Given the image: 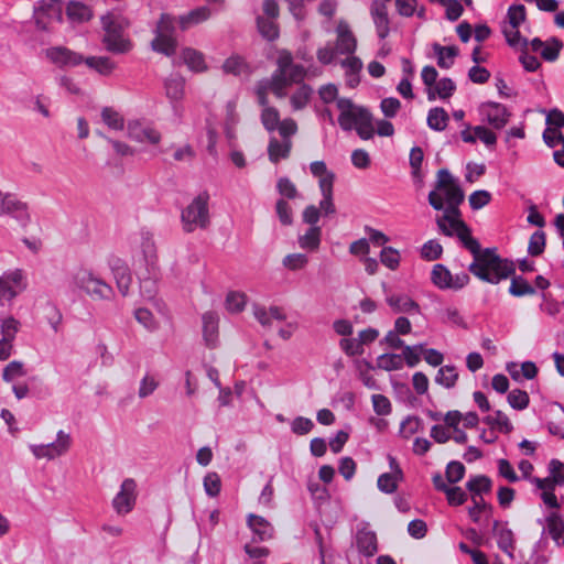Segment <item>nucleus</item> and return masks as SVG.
I'll list each match as a JSON object with an SVG mask.
<instances>
[{
    "instance_id": "62",
    "label": "nucleus",
    "mask_w": 564,
    "mask_h": 564,
    "mask_svg": "<svg viewBox=\"0 0 564 564\" xmlns=\"http://www.w3.org/2000/svg\"><path fill=\"white\" fill-rule=\"evenodd\" d=\"M339 346L348 356H358L364 354V346L359 341L358 337L343 338Z\"/></svg>"
},
{
    "instance_id": "3",
    "label": "nucleus",
    "mask_w": 564,
    "mask_h": 564,
    "mask_svg": "<svg viewBox=\"0 0 564 564\" xmlns=\"http://www.w3.org/2000/svg\"><path fill=\"white\" fill-rule=\"evenodd\" d=\"M130 22L120 13L108 12L101 17L102 43L107 51L115 54H124L132 50L129 37Z\"/></svg>"
},
{
    "instance_id": "18",
    "label": "nucleus",
    "mask_w": 564,
    "mask_h": 564,
    "mask_svg": "<svg viewBox=\"0 0 564 564\" xmlns=\"http://www.w3.org/2000/svg\"><path fill=\"white\" fill-rule=\"evenodd\" d=\"M127 135L135 142L152 147L159 145L162 140L161 132L154 126L140 120L128 122Z\"/></svg>"
},
{
    "instance_id": "37",
    "label": "nucleus",
    "mask_w": 564,
    "mask_h": 564,
    "mask_svg": "<svg viewBox=\"0 0 564 564\" xmlns=\"http://www.w3.org/2000/svg\"><path fill=\"white\" fill-rule=\"evenodd\" d=\"M182 59L193 72L200 73L207 69L204 54L194 48H184L182 52Z\"/></svg>"
},
{
    "instance_id": "21",
    "label": "nucleus",
    "mask_w": 564,
    "mask_h": 564,
    "mask_svg": "<svg viewBox=\"0 0 564 564\" xmlns=\"http://www.w3.org/2000/svg\"><path fill=\"white\" fill-rule=\"evenodd\" d=\"M4 216L26 220L29 219L28 205L19 199L17 195L0 191V217Z\"/></svg>"
},
{
    "instance_id": "16",
    "label": "nucleus",
    "mask_w": 564,
    "mask_h": 564,
    "mask_svg": "<svg viewBox=\"0 0 564 564\" xmlns=\"http://www.w3.org/2000/svg\"><path fill=\"white\" fill-rule=\"evenodd\" d=\"M138 497V485L133 478L122 480L119 491L112 499V508L120 517L130 513L135 506Z\"/></svg>"
},
{
    "instance_id": "60",
    "label": "nucleus",
    "mask_w": 564,
    "mask_h": 564,
    "mask_svg": "<svg viewBox=\"0 0 564 564\" xmlns=\"http://www.w3.org/2000/svg\"><path fill=\"white\" fill-rule=\"evenodd\" d=\"M423 351L424 345L404 346L402 352L403 362L405 361L409 367L416 366L421 360Z\"/></svg>"
},
{
    "instance_id": "38",
    "label": "nucleus",
    "mask_w": 564,
    "mask_h": 564,
    "mask_svg": "<svg viewBox=\"0 0 564 564\" xmlns=\"http://www.w3.org/2000/svg\"><path fill=\"white\" fill-rule=\"evenodd\" d=\"M371 12L379 36L386 37L389 33V19L387 6L384 3H375Z\"/></svg>"
},
{
    "instance_id": "59",
    "label": "nucleus",
    "mask_w": 564,
    "mask_h": 564,
    "mask_svg": "<svg viewBox=\"0 0 564 564\" xmlns=\"http://www.w3.org/2000/svg\"><path fill=\"white\" fill-rule=\"evenodd\" d=\"M25 375L26 370L21 361H11L3 369L2 378L7 382H12Z\"/></svg>"
},
{
    "instance_id": "9",
    "label": "nucleus",
    "mask_w": 564,
    "mask_h": 564,
    "mask_svg": "<svg viewBox=\"0 0 564 564\" xmlns=\"http://www.w3.org/2000/svg\"><path fill=\"white\" fill-rule=\"evenodd\" d=\"M209 196L202 193L183 208L181 213L182 228L185 232H193L197 229H206L209 225Z\"/></svg>"
},
{
    "instance_id": "52",
    "label": "nucleus",
    "mask_w": 564,
    "mask_h": 564,
    "mask_svg": "<svg viewBox=\"0 0 564 564\" xmlns=\"http://www.w3.org/2000/svg\"><path fill=\"white\" fill-rule=\"evenodd\" d=\"M308 258L304 253H289L282 259V265L290 271H300L307 267Z\"/></svg>"
},
{
    "instance_id": "43",
    "label": "nucleus",
    "mask_w": 564,
    "mask_h": 564,
    "mask_svg": "<svg viewBox=\"0 0 564 564\" xmlns=\"http://www.w3.org/2000/svg\"><path fill=\"white\" fill-rule=\"evenodd\" d=\"M261 106L263 107L261 112V122L263 127L270 132L276 129L279 130V124L282 122V120H280V113L278 109L269 106L268 99L267 104Z\"/></svg>"
},
{
    "instance_id": "55",
    "label": "nucleus",
    "mask_w": 564,
    "mask_h": 564,
    "mask_svg": "<svg viewBox=\"0 0 564 564\" xmlns=\"http://www.w3.org/2000/svg\"><path fill=\"white\" fill-rule=\"evenodd\" d=\"M547 531L552 539L556 542L563 536L564 533V520L556 512H551L546 518Z\"/></svg>"
},
{
    "instance_id": "14",
    "label": "nucleus",
    "mask_w": 564,
    "mask_h": 564,
    "mask_svg": "<svg viewBox=\"0 0 564 564\" xmlns=\"http://www.w3.org/2000/svg\"><path fill=\"white\" fill-rule=\"evenodd\" d=\"M174 31L175 20L169 14H162L155 28V36L151 42L152 50L166 56L173 55L177 46Z\"/></svg>"
},
{
    "instance_id": "26",
    "label": "nucleus",
    "mask_w": 564,
    "mask_h": 564,
    "mask_svg": "<svg viewBox=\"0 0 564 564\" xmlns=\"http://www.w3.org/2000/svg\"><path fill=\"white\" fill-rule=\"evenodd\" d=\"M392 471L382 474L377 481L378 488L386 494H392L398 488V482L402 478V471L397 465L394 458H390Z\"/></svg>"
},
{
    "instance_id": "63",
    "label": "nucleus",
    "mask_w": 564,
    "mask_h": 564,
    "mask_svg": "<svg viewBox=\"0 0 564 564\" xmlns=\"http://www.w3.org/2000/svg\"><path fill=\"white\" fill-rule=\"evenodd\" d=\"M468 489L473 492V496L481 497L482 492H487L490 490L491 482L490 480L485 476H478L474 479H470L467 482Z\"/></svg>"
},
{
    "instance_id": "31",
    "label": "nucleus",
    "mask_w": 564,
    "mask_h": 564,
    "mask_svg": "<svg viewBox=\"0 0 564 564\" xmlns=\"http://www.w3.org/2000/svg\"><path fill=\"white\" fill-rule=\"evenodd\" d=\"M356 544L360 553L372 556L378 551L377 536L369 530H360L356 535Z\"/></svg>"
},
{
    "instance_id": "35",
    "label": "nucleus",
    "mask_w": 564,
    "mask_h": 564,
    "mask_svg": "<svg viewBox=\"0 0 564 564\" xmlns=\"http://www.w3.org/2000/svg\"><path fill=\"white\" fill-rule=\"evenodd\" d=\"M83 63L104 76L110 75L116 69V63L107 56L84 57Z\"/></svg>"
},
{
    "instance_id": "58",
    "label": "nucleus",
    "mask_w": 564,
    "mask_h": 564,
    "mask_svg": "<svg viewBox=\"0 0 564 564\" xmlns=\"http://www.w3.org/2000/svg\"><path fill=\"white\" fill-rule=\"evenodd\" d=\"M562 46L563 44L560 40L552 37L543 42L542 51L540 54L545 61L553 62L557 58Z\"/></svg>"
},
{
    "instance_id": "20",
    "label": "nucleus",
    "mask_w": 564,
    "mask_h": 564,
    "mask_svg": "<svg viewBox=\"0 0 564 564\" xmlns=\"http://www.w3.org/2000/svg\"><path fill=\"white\" fill-rule=\"evenodd\" d=\"M108 267L113 275L119 292L123 296L128 295L133 280L127 262L120 257L111 256L108 259Z\"/></svg>"
},
{
    "instance_id": "49",
    "label": "nucleus",
    "mask_w": 564,
    "mask_h": 564,
    "mask_svg": "<svg viewBox=\"0 0 564 564\" xmlns=\"http://www.w3.org/2000/svg\"><path fill=\"white\" fill-rule=\"evenodd\" d=\"M377 368L393 371L403 367V357L399 354H383L377 358Z\"/></svg>"
},
{
    "instance_id": "41",
    "label": "nucleus",
    "mask_w": 564,
    "mask_h": 564,
    "mask_svg": "<svg viewBox=\"0 0 564 564\" xmlns=\"http://www.w3.org/2000/svg\"><path fill=\"white\" fill-rule=\"evenodd\" d=\"M433 50L437 56V64L442 68H449L454 64V59L458 54V48L456 46H441L440 44H435Z\"/></svg>"
},
{
    "instance_id": "36",
    "label": "nucleus",
    "mask_w": 564,
    "mask_h": 564,
    "mask_svg": "<svg viewBox=\"0 0 564 564\" xmlns=\"http://www.w3.org/2000/svg\"><path fill=\"white\" fill-rule=\"evenodd\" d=\"M507 370L516 381H520L522 378L533 379L538 373L535 364L531 361H525L521 365L516 362L508 364Z\"/></svg>"
},
{
    "instance_id": "4",
    "label": "nucleus",
    "mask_w": 564,
    "mask_h": 564,
    "mask_svg": "<svg viewBox=\"0 0 564 564\" xmlns=\"http://www.w3.org/2000/svg\"><path fill=\"white\" fill-rule=\"evenodd\" d=\"M469 251L474 256L469 271L480 280L498 283L513 271L512 265L507 260L500 259L494 251L488 249L481 251L478 242L476 249Z\"/></svg>"
},
{
    "instance_id": "8",
    "label": "nucleus",
    "mask_w": 564,
    "mask_h": 564,
    "mask_svg": "<svg viewBox=\"0 0 564 564\" xmlns=\"http://www.w3.org/2000/svg\"><path fill=\"white\" fill-rule=\"evenodd\" d=\"M463 199L464 194L449 172L438 171L436 188L429 194L430 204L440 210L444 207V202L447 203V208H456Z\"/></svg>"
},
{
    "instance_id": "2",
    "label": "nucleus",
    "mask_w": 564,
    "mask_h": 564,
    "mask_svg": "<svg viewBox=\"0 0 564 564\" xmlns=\"http://www.w3.org/2000/svg\"><path fill=\"white\" fill-rule=\"evenodd\" d=\"M278 68L271 79L258 84L256 94L260 105L267 104V96L272 93L276 98H285L293 86L303 82L306 70L303 66L294 64L290 52H279L276 59Z\"/></svg>"
},
{
    "instance_id": "28",
    "label": "nucleus",
    "mask_w": 564,
    "mask_h": 564,
    "mask_svg": "<svg viewBox=\"0 0 564 564\" xmlns=\"http://www.w3.org/2000/svg\"><path fill=\"white\" fill-rule=\"evenodd\" d=\"M494 534L500 550L512 556L514 550V539L512 531L503 523L496 521L494 523Z\"/></svg>"
},
{
    "instance_id": "48",
    "label": "nucleus",
    "mask_w": 564,
    "mask_h": 564,
    "mask_svg": "<svg viewBox=\"0 0 564 564\" xmlns=\"http://www.w3.org/2000/svg\"><path fill=\"white\" fill-rule=\"evenodd\" d=\"M447 112L440 107L432 108L427 115V124L431 129L442 131L448 123Z\"/></svg>"
},
{
    "instance_id": "57",
    "label": "nucleus",
    "mask_w": 564,
    "mask_h": 564,
    "mask_svg": "<svg viewBox=\"0 0 564 564\" xmlns=\"http://www.w3.org/2000/svg\"><path fill=\"white\" fill-rule=\"evenodd\" d=\"M457 379L458 373L456 369L452 366H444L438 370L435 381L446 388H452L455 386Z\"/></svg>"
},
{
    "instance_id": "25",
    "label": "nucleus",
    "mask_w": 564,
    "mask_h": 564,
    "mask_svg": "<svg viewBox=\"0 0 564 564\" xmlns=\"http://www.w3.org/2000/svg\"><path fill=\"white\" fill-rule=\"evenodd\" d=\"M532 481L541 490V499L543 500L545 506L554 509L560 508L557 498L554 495V489L558 485L553 480L551 476H547L545 478H533Z\"/></svg>"
},
{
    "instance_id": "17",
    "label": "nucleus",
    "mask_w": 564,
    "mask_h": 564,
    "mask_svg": "<svg viewBox=\"0 0 564 564\" xmlns=\"http://www.w3.org/2000/svg\"><path fill=\"white\" fill-rule=\"evenodd\" d=\"M61 17L62 7L56 0H41L34 8V22L40 30H50Z\"/></svg>"
},
{
    "instance_id": "51",
    "label": "nucleus",
    "mask_w": 564,
    "mask_h": 564,
    "mask_svg": "<svg viewBox=\"0 0 564 564\" xmlns=\"http://www.w3.org/2000/svg\"><path fill=\"white\" fill-rule=\"evenodd\" d=\"M67 17L73 22H85L93 17L91 10L79 2H70L67 6Z\"/></svg>"
},
{
    "instance_id": "47",
    "label": "nucleus",
    "mask_w": 564,
    "mask_h": 564,
    "mask_svg": "<svg viewBox=\"0 0 564 564\" xmlns=\"http://www.w3.org/2000/svg\"><path fill=\"white\" fill-rule=\"evenodd\" d=\"M134 317H135L137 322L149 332H155L160 327L159 319L148 308H144V307L137 308L134 311Z\"/></svg>"
},
{
    "instance_id": "5",
    "label": "nucleus",
    "mask_w": 564,
    "mask_h": 564,
    "mask_svg": "<svg viewBox=\"0 0 564 564\" xmlns=\"http://www.w3.org/2000/svg\"><path fill=\"white\" fill-rule=\"evenodd\" d=\"M338 123L344 130H357L361 139L368 140L373 135L370 113L362 107L354 105L348 99H338Z\"/></svg>"
},
{
    "instance_id": "42",
    "label": "nucleus",
    "mask_w": 564,
    "mask_h": 564,
    "mask_svg": "<svg viewBox=\"0 0 564 564\" xmlns=\"http://www.w3.org/2000/svg\"><path fill=\"white\" fill-rule=\"evenodd\" d=\"M21 327V323L12 315H4L0 317V335L1 338H6L9 340L15 339L17 334L19 333Z\"/></svg>"
},
{
    "instance_id": "6",
    "label": "nucleus",
    "mask_w": 564,
    "mask_h": 564,
    "mask_svg": "<svg viewBox=\"0 0 564 564\" xmlns=\"http://www.w3.org/2000/svg\"><path fill=\"white\" fill-rule=\"evenodd\" d=\"M357 40L345 21H339L336 26V43H326L316 51L317 61L323 65L332 64L337 54H354Z\"/></svg>"
},
{
    "instance_id": "61",
    "label": "nucleus",
    "mask_w": 564,
    "mask_h": 564,
    "mask_svg": "<svg viewBox=\"0 0 564 564\" xmlns=\"http://www.w3.org/2000/svg\"><path fill=\"white\" fill-rule=\"evenodd\" d=\"M204 489L209 497H216L220 492L221 480L217 473L210 471L204 477Z\"/></svg>"
},
{
    "instance_id": "15",
    "label": "nucleus",
    "mask_w": 564,
    "mask_h": 564,
    "mask_svg": "<svg viewBox=\"0 0 564 564\" xmlns=\"http://www.w3.org/2000/svg\"><path fill=\"white\" fill-rule=\"evenodd\" d=\"M28 288L24 272L14 269L0 274V306L11 303Z\"/></svg>"
},
{
    "instance_id": "45",
    "label": "nucleus",
    "mask_w": 564,
    "mask_h": 564,
    "mask_svg": "<svg viewBox=\"0 0 564 564\" xmlns=\"http://www.w3.org/2000/svg\"><path fill=\"white\" fill-rule=\"evenodd\" d=\"M455 90V84L449 78L440 79L435 86L427 89V97L430 100H434L436 97L445 99L452 96Z\"/></svg>"
},
{
    "instance_id": "40",
    "label": "nucleus",
    "mask_w": 564,
    "mask_h": 564,
    "mask_svg": "<svg viewBox=\"0 0 564 564\" xmlns=\"http://www.w3.org/2000/svg\"><path fill=\"white\" fill-rule=\"evenodd\" d=\"M341 61V66L346 70L347 83L350 87H355L358 84V73L362 67L361 61L352 54Z\"/></svg>"
},
{
    "instance_id": "11",
    "label": "nucleus",
    "mask_w": 564,
    "mask_h": 564,
    "mask_svg": "<svg viewBox=\"0 0 564 564\" xmlns=\"http://www.w3.org/2000/svg\"><path fill=\"white\" fill-rule=\"evenodd\" d=\"M72 446V435L64 430H58L53 442L47 444H30L29 449L35 459L55 460L65 456Z\"/></svg>"
},
{
    "instance_id": "13",
    "label": "nucleus",
    "mask_w": 564,
    "mask_h": 564,
    "mask_svg": "<svg viewBox=\"0 0 564 564\" xmlns=\"http://www.w3.org/2000/svg\"><path fill=\"white\" fill-rule=\"evenodd\" d=\"M440 230L447 235H456L468 250H475L477 240L470 236L467 226L458 217L457 208H446L444 215L437 219Z\"/></svg>"
},
{
    "instance_id": "12",
    "label": "nucleus",
    "mask_w": 564,
    "mask_h": 564,
    "mask_svg": "<svg viewBox=\"0 0 564 564\" xmlns=\"http://www.w3.org/2000/svg\"><path fill=\"white\" fill-rule=\"evenodd\" d=\"M296 132L297 124L295 120L291 118L282 120L279 124V133L282 137V140H278L275 137H272L268 145V155L272 163H278L280 160L289 158L292 148V141L290 138Z\"/></svg>"
},
{
    "instance_id": "27",
    "label": "nucleus",
    "mask_w": 564,
    "mask_h": 564,
    "mask_svg": "<svg viewBox=\"0 0 564 564\" xmlns=\"http://www.w3.org/2000/svg\"><path fill=\"white\" fill-rule=\"evenodd\" d=\"M486 120L496 129H501L508 121V113L503 106L498 104H487L481 109Z\"/></svg>"
},
{
    "instance_id": "44",
    "label": "nucleus",
    "mask_w": 564,
    "mask_h": 564,
    "mask_svg": "<svg viewBox=\"0 0 564 564\" xmlns=\"http://www.w3.org/2000/svg\"><path fill=\"white\" fill-rule=\"evenodd\" d=\"M311 95V88L303 84V82L300 83L290 97L293 110L296 111L303 109L308 104Z\"/></svg>"
},
{
    "instance_id": "64",
    "label": "nucleus",
    "mask_w": 564,
    "mask_h": 564,
    "mask_svg": "<svg viewBox=\"0 0 564 564\" xmlns=\"http://www.w3.org/2000/svg\"><path fill=\"white\" fill-rule=\"evenodd\" d=\"M443 252L442 246L435 240H429L421 249V257L427 261L436 260Z\"/></svg>"
},
{
    "instance_id": "22",
    "label": "nucleus",
    "mask_w": 564,
    "mask_h": 564,
    "mask_svg": "<svg viewBox=\"0 0 564 564\" xmlns=\"http://www.w3.org/2000/svg\"><path fill=\"white\" fill-rule=\"evenodd\" d=\"M46 58L59 67H75L83 63L84 56L66 47L55 46L45 51Z\"/></svg>"
},
{
    "instance_id": "53",
    "label": "nucleus",
    "mask_w": 564,
    "mask_h": 564,
    "mask_svg": "<svg viewBox=\"0 0 564 564\" xmlns=\"http://www.w3.org/2000/svg\"><path fill=\"white\" fill-rule=\"evenodd\" d=\"M102 122L110 129L120 131L124 128L123 117L112 108H104L101 111Z\"/></svg>"
},
{
    "instance_id": "23",
    "label": "nucleus",
    "mask_w": 564,
    "mask_h": 564,
    "mask_svg": "<svg viewBox=\"0 0 564 564\" xmlns=\"http://www.w3.org/2000/svg\"><path fill=\"white\" fill-rule=\"evenodd\" d=\"M203 337L208 347H215L218 341L219 315L208 311L202 316Z\"/></svg>"
},
{
    "instance_id": "39",
    "label": "nucleus",
    "mask_w": 564,
    "mask_h": 564,
    "mask_svg": "<svg viewBox=\"0 0 564 564\" xmlns=\"http://www.w3.org/2000/svg\"><path fill=\"white\" fill-rule=\"evenodd\" d=\"M322 230L318 226H311L305 234L299 237V246L307 251H316L321 245Z\"/></svg>"
},
{
    "instance_id": "54",
    "label": "nucleus",
    "mask_w": 564,
    "mask_h": 564,
    "mask_svg": "<svg viewBox=\"0 0 564 564\" xmlns=\"http://www.w3.org/2000/svg\"><path fill=\"white\" fill-rule=\"evenodd\" d=\"M380 261L388 269L394 271L399 268L401 262L400 252L392 247H383L380 251Z\"/></svg>"
},
{
    "instance_id": "56",
    "label": "nucleus",
    "mask_w": 564,
    "mask_h": 564,
    "mask_svg": "<svg viewBox=\"0 0 564 564\" xmlns=\"http://www.w3.org/2000/svg\"><path fill=\"white\" fill-rule=\"evenodd\" d=\"M159 387V380L155 376L147 373L140 381L138 388V397L145 399L153 394Z\"/></svg>"
},
{
    "instance_id": "24",
    "label": "nucleus",
    "mask_w": 564,
    "mask_h": 564,
    "mask_svg": "<svg viewBox=\"0 0 564 564\" xmlns=\"http://www.w3.org/2000/svg\"><path fill=\"white\" fill-rule=\"evenodd\" d=\"M165 96L173 102L177 104L185 97V79L180 75H171L164 82ZM175 111L180 108L174 105Z\"/></svg>"
},
{
    "instance_id": "33",
    "label": "nucleus",
    "mask_w": 564,
    "mask_h": 564,
    "mask_svg": "<svg viewBox=\"0 0 564 564\" xmlns=\"http://www.w3.org/2000/svg\"><path fill=\"white\" fill-rule=\"evenodd\" d=\"M248 525L258 541H265L272 538L273 528L262 517L250 514L248 517Z\"/></svg>"
},
{
    "instance_id": "30",
    "label": "nucleus",
    "mask_w": 564,
    "mask_h": 564,
    "mask_svg": "<svg viewBox=\"0 0 564 564\" xmlns=\"http://www.w3.org/2000/svg\"><path fill=\"white\" fill-rule=\"evenodd\" d=\"M210 14V10L207 7H200L192 10L185 15H181L177 20V23L182 30H187L194 25L207 21Z\"/></svg>"
},
{
    "instance_id": "50",
    "label": "nucleus",
    "mask_w": 564,
    "mask_h": 564,
    "mask_svg": "<svg viewBox=\"0 0 564 564\" xmlns=\"http://www.w3.org/2000/svg\"><path fill=\"white\" fill-rule=\"evenodd\" d=\"M257 25L260 34L267 40H275L279 36V28L275 19L258 17Z\"/></svg>"
},
{
    "instance_id": "32",
    "label": "nucleus",
    "mask_w": 564,
    "mask_h": 564,
    "mask_svg": "<svg viewBox=\"0 0 564 564\" xmlns=\"http://www.w3.org/2000/svg\"><path fill=\"white\" fill-rule=\"evenodd\" d=\"M248 300V295L242 291H229L225 297V310L229 314H239L245 311Z\"/></svg>"
},
{
    "instance_id": "19",
    "label": "nucleus",
    "mask_w": 564,
    "mask_h": 564,
    "mask_svg": "<svg viewBox=\"0 0 564 564\" xmlns=\"http://www.w3.org/2000/svg\"><path fill=\"white\" fill-rule=\"evenodd\" d=\"M431 280L440 289L458 290L468 283L469 278L465 273L453 275L443 264H435L431 272Z\"/></svg>"
},
{
    "instance_id": "7",
    "label": "nucleus",
    "mask_w": 564,
    "mask_h": 564,
    "mask_svg": "<svg viewBox=\"0 0 564 564\" xmlns=\"http://www.w3.org/2000/svg\"><path fill=\"white\" fill-rule=\"evenodd\" d=\"M74 285L94 301H108L113 297V289L96 271L80 268L73 275Z\"/></svg>"
},
{
    "instance_id": "46",
    "label": "nucleus",
    "mask_w": 564,
    "mask_h": 564,
    "mask_svg": "<svg viewBox=\"0 0 564 564\" xmlns=\"http://www.w3.org/2000/svg\"><path fill=\"white\" fill-rule=\"evenodd\" d=\"M484 422L489 425L494 432L499 431L508 434L512 431V424L508 416L501 411H497L495 414L486 416Z\"/></svg>"
},
{
    "instance_id": "10",
    "label": "nucleus",
    "mask_w": 564,
    "mask_h": 564,
    "mask_svg": "<svg viewBox=\"0 0 564 564\" xmlns=\"http://www.w3.org/2000/svg\"><path fill=\"white\" fill-rule=\"evenodd\" d=\"M525 20L527 11L523 4H513L508 9L502 33L507 43L513 48L522 50L528 46V39L522 36L519 30Z\"/></svg>"
},
{
    "instance_id": "29",
    "label": "nucleus",
    "mask_w": 564,
    "mask_h": 564,
    "mask_svg": "<svg viewBox=\"0 0 564 564\" xmlns=\"http://www.w3.org/2000/svg\"><path fill=\"white\" fill-rule=\"evenodd\" d=\"M256 319L263 326H270L273 321H283L286 315L279 306H256L253 311Z\"/></svg>"
},
{
    "instance_id": "34",
    "label": "nucleus",
    "mask_w": 564,
    "mask_h": 564,
    "mask_svg": "<svg viewBox=\"0 0 564 564\" xmlns=\"http://www.w3.org/2000/svg\"><path fill=\"white\" fill-rule=\"evenodd\" d=\"M387 303L394 312L410 313L420 311L419 304L405 294H390L387 297Z\"/></svg>"
},
{
    "instance_id": "1",
    "label": "nucleus",
    "mask_w": 564,
    "mask_h": 564,
    "mask_svg": "<svg viewBox=\"0 0 564 564\" xmlns=\"http://www.w3.org/2000/svg\"><path fill=\"white\" fill-rule=\"evenodd\" d=\"M129 252L133 272L140 283V292L145 299H152L156 291L158 249L149 232H140L129 240Z\"/></svg>"
}]
</instances>
